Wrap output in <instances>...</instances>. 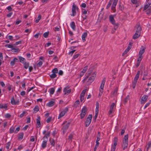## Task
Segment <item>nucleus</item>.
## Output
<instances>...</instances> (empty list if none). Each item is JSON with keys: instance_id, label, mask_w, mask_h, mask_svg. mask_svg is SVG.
Returning a JSON list of instances; mask_svg holds the SVG:
<instances>
[{"instance_id": "obj_60", "label": "nucleus", "mask_w": 151, "mask_h": 151, "mask_svg": "<svg viewBox=\"0 0 151 151\" xmlns=\"http://www.w3.org/2000/svg\"><path fill=\"white\" fill-rule=\"evenodd\" d=\"M147 150H148L151 147V142H149L148 144Z\"/></svg>"}, {"instance_id": "obj_15", "label": "nucleus", "mask_w": 151, "mask_h": 151, "mask_svg": "<svg viewBox=\"0 0 151 151\" xmlns=\"http://www.w3.org/2000/svg\"><path fill=\"white\" fill-rule=\"evenodd\" d=\"M37 127L39 128L40 127V116L37 117L36 119Z\"/></svg>"}, {"instance_id": "obj_39", "label": "nucleus", "mask_w": 151, "mask_h": 151, "mask_svg": "<svg viewBox=\"0 0 151 151\" xmlns=\"http://www.w3.org/2000/svg\"><path fill=\"white\" fill-rule=\"evenodd\" d=\"M11 142H8L6 144V148L8 150H9V147L10 146Z\"/></svg>"}, {"instance_id": "obj_11", "label": "nucleus", "mask_w": 151, "mask_h": 151, "mask_svg": "<svg viewBox=\"0 0 151 151\" xmlns=\"http://www.w3.org/2000/svg\"><path fill=\"white\" fill-rule=\"evenodd\" d=\"M148 96L146 95H144L142 97L141 101V104H144L146 101Z\"/></svg>"}, {"instance_id": "obj_26", "label": "nucleus", "mask_w": 151, "mask_h": 151, "mask_svg": "<svg viewBox=\"0 0 151 151\" xmlns=\"http://www.w3.org/2000/svg\"><path fill=\"white\" fill-rule=\"evenodd\" d=\"M15 127L12 126L10 127L9 130V133L10 134H12L13 132H14L15 131Z\"/></svg>"}, {"instance_id": "obj_42", "label": "nucleus", "mask_w": 151, "mask_h": 151, "mask_svg": "<svg viewBox=\"0 0 151 151\" xmlns=\"http://www.w3.org/2000/svg\"><path fill=\"white\" fill-rule=\"evenodd\" d=\"M71 91L72 90L71 88L67 86V94H68L70 93Z\"/></svg>"}, {"instance_id": "obj_14", "label": "nucleus", "mask_w": 151, "mask_h": 151, "mask_svg": "<svg viewBox=\"0 0 151 151\" xmlns=\"http://www.w3.org/2000/svg\"><path fill=\"white\" fill-rule=\"evenodd\" d=\"M47 141V139H45V140H43V141L41 145V147L43 149H44L46 147Z\"/></svg>"}, {"instance_id": "obj_35", "label": "nucleus", "mask_w": 151, "mask_h": 151, "mask_svg": "<svg viewBox=\"0 0 151 151\" xmlns=\"http://www.w3.org/2000/svg\"><path fill=\"white\" fill-rule=\"evenodd\" d=\"M50 143L53 146H54L55 145V141L53 139H50L49 140Z\"/></svg>"}, {"instance_id": "obj_33", "label": "nucleus", "mask_w": 151, "mask_h": 151, "mask_svg": "<svg viewBox=\"0 0 151 151\" xmlns=\"http://www.w3.org/2000/svg\"><path fill=\"white\" fill-rule=\"evenodd\" d=\"M39 110V108L38 106L36 105L33 109L34 112L36 113Z\"/></svg>"}, {"instance_id": "obj_54", "label": "nucleus", "mask_w": 151, "mask_h": 151, "mask_svg": "<svg viewBox=\"0 0 151 151\" xmlns=\"http://www.w3.org/2000/svg\"><path fill=\"white\" fill-rule=\"evenodd\" d=\"M19 130H20V127H17V128H16L15 130L14 133L15 134H17L19 131Z\"/></svg>"}, {"instance_id": "obj_19", "label": "nucleus", "mask_w": 151, "mask_h": 151, "mask_svg": "<svg viewBox=\"0 0 151 151\" xmlns=\"http://www.w3.org/2000/svg\"><path fill=\"white\" fill-rule=\"evenodd\" d=\"M55 104V102L53 101H51L48 102L47 104V106L49 107H51L53 106Z\"/></svg>"}, {"instance_id": "obj_38", "label": "nucleus", "mask_w": 151, "mask_h": 151, "mask_svg": "<svg viewBox=\"0 0 151 151\" xmlns=\"http://www.w3.org/2000/svg\"><path fill=\"white\" fill-rule=\"evenodd\" d=\"M100 136H101V134L100 132H99L98 133V135L97 136V139L96 140V141H100Z\"/></svg>"}, {"instance_id": "obj_5", "label": "nucleus", "mask_w": 151, "mask_h": 151, "mask_svg": "<svg viewBox=\"0 0 151 151\" xmlns=\"http://www.w3.org/2000/svg\"><path fill=\"white\" fill-rule=\"evenodd\" d=\"M144 10H146V13L149 14L151 13V6L145 5L144 6Z\"/></svg>"}, {"instance_id": "obj_41", "label": "nucleus", "mask_w": 151, "mask_h": 151, "mask_svg": "<svg viewBox=\"0 0 151 151\" xmlns=\"http://www.w3.org/2000/svg\"><path fill=\"white\" fill-rule=\"evenodd\" d=\"M137 81L134 80V81H133L132 83V86H133V88H134L135 87V86L136 85L137 83Z\"/></svg>"}, {"instance_id": "obj_9", "label": "nucleus", "mask_w": 151, "mask_h": 151, "mask_svg": "<svg viewBox=\"0 0 151 151\" xmlns=\"http://www.w3.org/2000/svg\"><path fill=\"white\" fill-rule=\"evenodd\" d=\"M132 43L130 42L129 45L127 48L125 50V51L123 52V54H127L128 52L130 50L132 46Z\"/></svg>"}, {"instance_id": "obj_30", "label": "nucleus", "mask_w": 151, "mask_h": 151, "mask_svg": "<svg viewBox=\"0 0 151 151\" xmlns=\"http://www.w3.org/2000/svg\"><path fill=\"white\" fill-rule=\"evenodd\" d=\"M50 132H49L46 134H45V136L43 138V140H45V139H48V137L50 136Z\"/></svg>"}, {"instance_id": "obj_25", "label": "nucleus", "mask_w": 151, "mask_h": 151, "mask_svg": "<svg viewBox=\"0 0 151 151\" xmlns=\"http://www.w3.org/2000/svg\"><path fill=\"white\" fill-rule=\"evenodd\" d=\"M70 26L71 28L73 30H75L76 29V25L75 23L74 22H72L70 24Z\"/></svg>"}, {"instance_id": "obj_48", "label": "nucleus", "mask_w": 151, "mask_h": 151, "mask_svg": "<svg viewBox=\"0 0 151 151\" xmlns=\"http://www.w3.org/2000/svg\"><path fill=\"white\" fill-rule=\"evenodd\" d=\"M87 69L88 66H86L83 69L82 71V72H83V73H85L87 70Z\"/></svg>"}, {"instance_id": "obj_12", "label": "nucleus", "mask_w": 151, "mask_h": 151, "mask_svg": "<svg viewBox=\"0 0 151 151\" xmlns=\"http://www.w3.org/2000/svg\"><path fill=\"white\" fill-rule=\"evenodd\" d=\"M62 126L61 130L63 134H64L66 132V124H65V122L63 123Z\"/></svg>"}, {"instance_id": "obj_43", "label": "nucleus", "mask_w": 151, "mask_h": 151, "mask_svg": "<svg viewBox=\"0 0 151 151\" xmlns=\"http://www.w3.org/2000/svg\"><path fill=\"white\" fill-rule=\"evenodd\" d=\"M52 71L53 73L56 74L58 73V70L57 68H55L53 69L52 70Z\"/></svg>"}, {"instance_id": "obj_13", "label": "nucleus", "mask_w": 151, "mask_h": 151, "mask_svg": "<svg viewBox=\"0 0 151 151\" xmlns=\"http://www.w3.org/2000/svg\"><path fill=\"white\" fill-rule=\"evenodd\" d=\"M128 145V141L123 140V144L122 147L123 148V150H124L126 149Z\"/></svg>"}, {"instance_id": "obj_28", "label": "nucleus", "mask_w": 151, "mask_h": 151, "mask_svg": "<svg viewBox=\"0 0 151 151\" xmlns=\"http://www.w3.org/2000/svg\"><path fill=\"white\" fill-rule=\"evenodd\" d=\"M118 91V88L117 87H116L115 88L114 91L112 92L111 94L114 96H116L117 94Z\"/></svg>"}, {"instance_id": "obj_62", "label": "nucleus", "mask_w": 151, "mask_h": 151, "mask_svg": "<svg viewBox=\"0 0 151 151\" xmlns=\"http://www.w3.org/2000/svg\"><path fill=\"white\" fill-rule=\"evenodd\" d=\"M75 51V50H73L71 51L68 54L70 55L71 56H72L73 55V53Z\"/></svg>"}, {"instance_id": "obj_6", "label": "nucleus", "mask_w": 151, "mask_h": 151, "mask_svg": "<svg viewBox=\"0 0 151 151\" xmlns=\"http://www.w3.org/2000/svg\"><path fill=\"white\" fill-rule=\"evenodd\" d=\"M118 0H114L112 4L111 9L113 12H116L115 7L117 3Z\"/></svg>"}, {"instance_id": "obj_20", "label": "nucleus", "mask_w": 151, "mask_h": 151, "mask_svg": "<svg viewBox=\"0 0 151 151\" xmlns=\"http://www.w3.org/2000/svg\"><path fill=\"white\" fill-rule=\"evenodd\" d=\"M24 134L23 132H20L18 134V139L21 140L22 139L23 137Z\"/></svg>"}, {"instance_id": "obj_45", "label": "nucleus", "mask_w": 151, "mask_h": 151, "mask_svg": "<svg viewBox=\"0 0 151 151\" xmlns=\"http://www.w3.org/2000/svg\"><path fill=\"white\" fill-rule=\"evenodd\" d=\"M6 39H9L11 40H13V37L11 35H7L6 37Z\"/></svg>"}, {"instance_id": "obj_21", "label": "nucleus", "mask_w": 151, "mask_h": 151, "mask_svg": "<svg viewBox=\"0 0 151 151\" xmlns=\"http://www.w3.org/2000/svg\"><path fill=\"white\" fill-rule=\"evenodd\" d=\"M66 112L65 111H63L62 112H61L58 117V119H59L61 117H62L65 114Z\"/></svg>"}, {"instance_id": "obj_63", "label": "nucleus", "mask_w": 151, "mask_h": 151, "mask_svg": "<svg viewBox=\"0 0 151 151\" xmlns=\"http://www.w3.org/2000/svg\"><path fill=\"white\" fill-rule=\"evenodd\" d=\"M148 74V72L147 70H146L143 73V76H147Z\"/></svg>"}, {"instance_id": "obj_61", "label": "nucleus", "mask_w": 151, "mask_h": 151, "mask_svg": "<svg viewBox=\"0 0 151 151\" xmlns=\"http://www.w3.org/2000/svg\"><path fill=\"white\" fill-rule=\"evenodd\" d=\"M90 76V74H89V75H88V76H86L84 78V79L83 80V83H84V82H85L86 80H87V79Z\"/></svg>"}, {"instance_id": "obj_64", "label": "nucleus", "mask_w": 151, "mask_h": 151, "mask_svg": "<svg viewBox=\"0 0 151 151\" xmlns=\"http://www.w3.org/2000/svg\"><path fill=\"white\" fill-rule=\"evenodd\" d=\"M131 2L134 4H136L137 3V0H131Z\"/></svg>"}, {"instance_id": "obj_27", "label": "nucleus", "mask_w": 151, "mask_h": 151, "mask_svg": "<svg viewBox=\"0 0 151 151\" xmlns=\"http://www.w3.org/2000/svg\"><path fill=\"white\" fill-rule=\"evenodd\" d=\"M142 28L140 25H138L137 28V30L136 32L139 33L141 34Z\"/></svg>"}, {"instance_id": "obj_16", "label": "nucleus", "mask_w": 151, "mask_h": 151, "mask_svg": "<svg viewBox=\"0 0 151 151\" xmlns=\"http://www.w3.org/2000/svg\"><path fill=\"white\" fill-rule=\"evenodd\" d=\"M145 47H144L143 46H141L140 48V50L139 52V55L142 56V55L145 52Z\"/></svg>"}, {"instance_id": "obj_22", "label": "nucleus", "mask_w": 151, "mask_h": 151, "mask_svg": "<svg viewBox=\"0 0 151 151\" xmlns=\"http://www.w3.org/2000/svg\"><path fill=\"white\" fill-rule=\"evenodd\" d=\"M11 103L12 105L18 104L19 103V101H15L14 98H12L11 99Z\"/></svg>"}, {"instance_id": "obj_8", "label": "nucleus", "mask_w": 151, "mask_h": 151, "mask_svg": "<svg viewBox=\"0 0 151 151\" xmlns=\"http://www.w3.org/2000/svg\"><path fill=\"white\" fill-rule=\"evenodd\" d=\"M109 18L110 22L114 25H116V24H119L118 23H115V20L114 19V16L113 15H110Z\"/></svg>"}, {"instance_id": "obj_46", "label": "nucleus", "mask_w": 151, "mask_h": 151, "mask_svg": "<svg viewBox=\"0 0 151 151\" xmlns=\"http://www.w3.org/2000/svg\"><path fill=\"white\" fill-rule=\"evenodd\" d=\"M79 55H80L79 54H77L74 55L72 59L74 60V59H75L77 58H78V57L79 56Z\"/></svg>"}, {"instance_id": "obj_1", "label": "nucleus", "mask_w": 151, "mask_h": 151, "mask_svg": "<svg viewBox=\"0 0 151 151\" xmlns=\"http://www.w3.org/2000/svg\"><path fill=\"white\" fill-rule=\"evenodd\" d=\"M76 10L77 11H78L79 10L78 8L76 6V5L74 3H73V5L72 7V14H71L72 16H74L76 14Z\"/></svg>"}, {"instance_id": "obj_2", "label": "nucleus", "mask_w": 151, "mask_h": 151, "mask_svg": "<svg viewBox=\"0 0 151 151\" xmlns=\"http://www.w3.org/2000/svg\"><path fill=\"white\" fill-rule=\"evenodd\" d=\"M96 73L95 72H94L93 73L91 76L89 78L88 81H87V82H88V84H90L94 81L96 77Z\"/></svg>"}, {"instance_id": "obj_18", "label": "nucleus", "mask_w": 151, "mask_h": 151, "mask_svg": "<svg viewBox=\"0 0 151 151\" xmlns=\"http://www.w3.org/2000/svg\"><path fill=\"white\" fill-rule=\"evenodd\" d=\"M140 35L141 34L139 33L136 32L133 36V38L135 40L138 38L140 36Z\"/></svg>"}, {"instance_id": "obj_24", "label": "nucleus", "mask_w": 151, "mask_h": 151, "mask_svg": "<svg viewBox=\"0 0 151 151\" xmlns=\"http://www.w3.org/2000/svg\"><path fill=\"white\" fill-rule=\"evenodd\" d=\"M24 68L27 69L28 68L29 65V63L28 62H24L23 63Z\"/></svg>"}, {"instance_id": "obj_44", "label": "nucleus", "mask_w": 151, "mask_h": 151, "mask_svg": "<svg viewBox=\"0 0 151 151\" xmlns=\"http://www.w3.org/2000/svg\"><path fill=\"white\" fill-rule=\"evenodd\" d=\"M50 76L51 78H53L56 77L57 75L55 74L52 73V74L50 75Z\"/></svg>"}, {"instance_id": "obj_7", "label": "nucleus", "mask_w": 151, "mask_h": 151, "mask_svg": "<svg viewBox=\"0 0 151 151\" xmlns=\"http://www.w3.org/2000/svg\"><path fill=\"white\" fill-rule=\"evenodd\" d=\"M87 111V108L86 107H83L81 113V119H83L86 115Z\"/></svg>"}, {"instance_id": "obj_55", "label": "nucleus", "mask_w": 151, "mask_h": 151, "mask_svg": "<svg viewBox=\"0 0 151 151\" xmlns=\"http://www.w3.org/2000/svg\"><path fill=\"white\" fill-rule=\"evenodd\" d=\"M42 64V62L41 61H40L37 64V65L39 67H40L41 66Z\"/></svg>"}, {"instance_id": "obj_51", "label": "nucleus", "mask_w": 151, "mask_h": 151, "mask_svg": "<svg viewBox=\"0 0 151 151\" xmlns=\"http://www.w3.org/2000/svg\"><path fill=\"white\" fill-rule=\"evenodd\" d=\"M99 105L98 104H96V108L95 109V113H99Z\"/></svg>"}, {"instance_id": "obj_47", "label": "nucleus", "mask_w": 151, "mask_h": 151, "mask_svg": "<svg viewBox=\"0 0 151 151\" xmlns=\"http://www.w3.org/2000/svg\"><path fill=\"white\" fill-rule=\"evenodd\" d=\"M5 47L10 48H13V46L12 45L10 44H6L5 45Z\"/></svg>"}, {"instance_id": "obj_23", "label": "nucleus", "mask_w": 151, "mask_h": 151, "mask_svg": "<svg viewBox=\"0 0 151 151\" xmlns=\"http://www.w3.org/2000/svg\"><path fill=\"white\" fill-rule=\"evenodd\" d=\"M140 71L139 70L137 71V74H136L134 78V80L137 81V80H138L139 77V75L140 74Z\"/></svg>"}, {"instance_id": "obj_17", "label": "nucleus", "mask_w": 151, "mask_h": 151, "mask_svg": "<svg viewBox=\"0 0 151 151\" xmlns=\"http://www.w3.org/2000/svg\"><path fill=\"white\" fill-rule=\"evenodd\" d=\"M87 33L86 32H84L82 35V38L83 42H84L86 41V38L87 36Z\"/></svg>"}, {"instance_id": "obj_29", "label": "nucleus", "mask_w": 151, "mask_h": 151, "mask_svg": "<svg viewBox=\"0 0 151 151\" xmlns=\"http://www.w3.org/2000/svg\"><path fill=\"white\" fill-rule=\"evenodd\" d=\"M8 106L7 104H0V109H6Z\"/></svg>"}, {"instance_id": "obj_40", "label": "nucleus", "mask_w": 151, "mask_h": 151, "mask_svg": "<svg viewBox=\"0 0 151 151\" xmlns=\"http://www.w3.org/2000/svg\"><path fill=\"white\" fill-rule=\"evenodd\" d=\"M123 140L128 141V134L124 136Z\"/></svg>"}, {"instance_id": "obj_3", "label": "nucleus", "mask_w": 151, "mask_h": 151, "mask_svg": "<svg viewBox=\"0 0 151 151\" xmlns=\"http://www.w3.org/2000/svg\"><path fill=\"white\" fill-rule=\"evenodd\" d=\"M106 81V78H104L103 79L99 88V91L102 94L104 91V88Z\"/></svg>"}, {"instance_id": "obj_59", "label": "nucleus", "mask_w": 151, "mask_h": 151, "mask_svg": "<svg viewBox=\"0 0 151 151\" xmlns=\"http://www.w3.org/2000/svg\"><path fill=\"white\" fill-rule=\"evenodd\" d=\"M79 104V100L76 101L74 104V106H75L76 107Z\"/></svg>"}, {"instance_id": "obj_52", "label": "nucleus", "mask_w": 151, "mask_h": 151, "mask_svg": "<svg viewBox=\"0 0 151 151\" xmlns=\"http://www.w3.org/2000/svg\"><path fill=\"white\" fill-rule=\"evenodd\" d=\"M142 56L141 55H139V57H138V58H137V62H140V61L142 60Z\"/></svg>"}, {"instance_id": "obj_50", "label": "nucleus", "mask_w": 151, "mask_h": 151, "mask_svg": "<svg viewBox=\"0 0 151 151\" xmlns=\"http://www.w3.org/2000/svg\"><path fill=\"white\" fill-rule=\"evenodd\" d=\"M26 113V112L25 111H23V112L19 115V117L21 118H22Z\"/></svg>"}, {"instance_id": "obj_56", "label": "nucleus", "mask_w": 151, "mask_h": 151, "mask_svg": "<svg viewBox=\"0 0 151 151\" xmlns=\"http://www.w3.org/2000/svg\"><path fill=\"white\" fill-rule=\"evenodd\" d=\"M12 50H13L12 52H18L19 50V48H12Z\"/></svg>"}, {"instance_id": "obj_58", "label": "nucleus", "mask_w": 151, "mask_h": 151, "mask_svg": "<svg viewBox=\"0 0 151 151\" xmlns=\"http://www.w3.org/2000/svg\"><path fill=\"white\" fill-rule=\"evenodd\" d=\"M11 116V115L9 113L6 114L5 115V117L6 118H9Z\"/></svg>"}, {"instance_id": "obj_10", "label": "nucleus", "mask_w": 151, "mask_h": 151, "mask_svg": "<svg viewBox=\"0 0 151 151\" xmlns=\"http://www.w3.org/2000/svg\"><path fill=\"white\" fill-rule=\"evenodd\" d=\"M115 106V104L114 103H113L110 106L109 111V114H111L113 113L114 112V106Z\"/></svg>"}, {"instance_id": "obj_57", "label": "nucleus", "mask_w": 151, "mask_h": 151, "mask_svg": "<svg viewBox=\"0 0 151 151\" xmlns=\"http://www.w3.org/2000/svg\"><path fill=\"white\" fill-rule=\"evenodd\" d=\"M52 119V117H49L46 120V122L47 123L50 122L51 121Z\"/></svg>"}, {"instance_id": "obj_36", "label": "nucleus", "mask_w": 151, "mask_h": 151, "mask_svg": "<svg viewBox=\"0 0 151 151\" xmlns=\"http://www.w3.org/2000/svg\"><path fill=\"white\" fill-rule=\"evenodd\" d=\"M73 134H70V135L68 137V140L70 142H71L72 141V139L73 138Z\"/></svg>"}, {"instance_id": "obj_37", "label": "nucleus", "mask_w": 151, "mask_h": 151, "mask_svg": "<svg viewBox=\"0 0 151 151\" xmlns=\"http://www.w3.org/2000/svg\"><path fill=\"white\" fill-rule=\"evenodd\" d=\"M112 1L111 0H110L109 1V3H108V4L107 5L106 7V9H108L110 7Z\"/></svg>"}, {"instance_id": "obj_34", "label": "nucleus", "mask_w": 151, "mask_h": 151, "mask_svg": "<svg viewBox=\"0 0 151 151\" xmlns=\"http://www.w3.org/2000/svg\"><path fill=\"white\" fill-rule=\"evenodd\" d=\"M49 91L50 94L51 95H52L53 94V93L55 92V88H51L49 90Z\"/></svg>"}, {"instance_id": "obj_53", "label": "nucleus", "mask_w": 151, "mask_h": 151, "mask_svg": "<svg viewBox=\"0 0 151 151\" xmlns=\"http://www.w3.org/2000/svg\"><path fill=\"white\" fill-rule=\"evenodd\" d=\"M129 99V95H128L124 99V102L125 103H127Z\"/></svg>"}, {"instance_id": "obj_31", "label": "nucleus", "mask_w": 151, "mask_h": 151, "mask_svg": "<svg viewBox=\"0 0 151 151\" xmlns=\"http://www.w3.org/2000/svg\"><path fill=\"white\" fill-rule=\"evenodd\" d=\"M119 24H116V25H114V28L112 29L111 30V33L113 34L115 32V30L117 29Z\"/></svg>"}, {"instance_id": "obj_49", "label": "nucleus", "mask_w": 151, "mask_h": 151, "mask_svg": "<svg viewBox=\"0 0 151 151\" xmlns=\"http://www.w3.org/2000/svg\"><path fill=\"white\" fill-rule=\"evenodd\" d=\"M49 32H45L43 34V36L45 38H47L48 37V34H49Z\"/></svg>"}, {"instance_id": "obj_32", "label": "nucleus", "mask_w": 151, "mask_h": 151, "mask_svg": "<svg viewBox=\"0 0 151 151\" xmlns=\"http://www.w3.org/2000/svg\"><path fill=\"white\" fill-rule=\"evenodd\" d=\"M20 62L22 63H23L25 62V59L21 56H19L18 58Z\"/></svg>"}, {"instance_id": "obj_4", "label": "nucleus", "mask_w": 151, "mask_h": 151, "mask_svg": "<svg viewBox=\"0 0 151 151\" xmlns=\"http://www.w3.org/2000/svg\"><path fill=\"white\" fill-rule=\"evenodd\" d=\"M92 115V114H89L87 117L85 122L86 127H88L91 123Z\"/></svg>"}]
</instances>
